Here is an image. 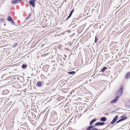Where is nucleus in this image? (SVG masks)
<instances>
[{
	"label": "nucleus",
	"mask_w": 130,
	"mask_h": 130,
	"mask_svg": "<svg viewBox=\"0 0 130 130\" xmlns=\"http://www.w3.org/2000/svg\"><path fill=\"white\" fill-rule=\"evenodd\" d=\"M123 88L122 86L120 88L119 90L117 91V92L116 93V94L119 96H121L123 94Z\"/></svg>",
	"instance_id": "obj_1"
},
{
	"label": "nucleus",
	"mask_w": 130,
	"mask_h": 130,
	"mask_svg": "<svg viewBox=\"0 0 130 130\" xmlns=\"http://www.w3.org/2000/svg\"><path fill=\"white\" fill-rule=\"evenodd\" d=\"M36 0H30L29 3L33 7L35 6V1Z\"/></svg>",
	"instance_id": "obj_2"
},
{
	"label": "nucleus",
	"mask_w": 130,
	"mask_h": 130,
	"mask_svg": "<svg viewBox=\"0 0 130 130\" xmlns=\"http://www.w3.org/2000/svg\"><path fill=\"white\" fill-rule=\"evenodd\" d=\"M124 116H122L121 117V118H122L121 119H120L118 121H117L116 122V123H118L119 122L122 121L124 120H126L127 118V117H125L124 118H123Z\"/></svg>",
	"instance_id": "obj_3"
},
{
	"label": "nucleus",
	"mask_w": 130,
	"mask_h": 130,
	"mask_svg": "<svg viewBox=\"0 0 130 130\" xmlns=\"http://www.w3.org/2000/svg\"><path fill=\"white\" fill-rule=\"evenodd\" d=\"M119 98V96L116 97L114 99L112 100L111 101V103H114L116 102L118 100Z\"/></svg>",
	"instance_id": "obj_4"
},
{
	"label": "nucleus",
	"mask_w": 130,
	"mask_h": 130,
	"mask_svg": "<svg viewBox=\"0 0 130 130\" xmlns=\"http://www.w3.org/2000/svg\"><path fill=\"white\" fill-rule=\"evenodd\" d=\"M7 20L8 21H10L12 24H13L14 25V22L11 17L10 16L8 17L7 18Z\"/></svg>",
	"instance_id": "obj_5"
},
{
	"label": "nucleus",
	"mask_w": 130,
	"mask_h": 130,
	"mask_svg": "<svg viewBox=\"0 0 130 130\" xmlns=\"http://www.w3.org/2000/svg\"><path fill=\"white\" fill-rule=\"evenodd\" d=\"M118 115L116 116L113 119V120L111 121L110 123L111 124H114L117 120L118 118Z\"/></svg>",
	"instance_id": "obj_6"
},
{
	"label": "nucleus",
	"mask_w": 130,
	"mask_h": 130,
	"mask_svg": "<svg viewBox=\"0 0 130 130\" xmlns=\"http://www.w3.org/2000/svg\"><path fill=\"white\" fill-rule=\"evenodd\" d=\"M105 124L104 122H99L96 123L95 125V126H102Z\"/></svg>",
	"instance_id": "obj_7"
},
{
	"label": "nucleus",
	"mask_w": 130,
	"mask_h": 130,
	"mask_svg": "<svg viewBox=\"0 0 130 130\" xmlns=\"http://www.w3.org/2000/svg\"><path fill=\"white\" fill-rule=\"evenodd\" d=\"M22 0H13L12 2V3L13 4H17L19 3L20 1Z\"/></svg>",
	"instance_id": "obj_8"
},
{
	"label": "nucleus",
	"mask_w": 130,
	"mask_h": 130,
	"mask_svg": "<svg viewBox=\"0 0 130 130\" xmlns=\"http://www.w3.org/2000/svg\"><path fill=\"white\" fill-rule=\"evenodd\" d=\"M130 78V72L126 74L125 78L126 79H128Z\"/></svg>",
	"instance_id": "obj_9"
},
{
	"label": "nucleus",
	"mask_w": 130,
	"mask_h": 130,
	"mask_svg": "<svg viewBox=\"0 0 130 130\" xmlns=\"http://www.w3.org/2000/svg\"><path fill=\"white\" fill-rule=\"evenodd\" d=\"M100 120L101 121L105 122L107 120V118L106 117H103L100 119Z\"/></svg>",
	"instance_id": "obj_10"
},
{
	"label": "nucleus",
	"mask_w": 130,
	"mask_h": 130,
	"mask_svg": "<svg viewBox=\"0 0 130 130\" xmlns=\"http://www.w3.org/2000/svg\"><path fill=\"white\" fill-rule=\"evenodd\" d=\"M42 82L41 81L39 82L37 84L36 86L37 87H40L42 85Z\"/></svg>",
	"instance_id": "obj_11"
},
{
	"label": "nucleus",
	"mask_w": 130,
	"mask_h": 130,
	"mask_svg": "<svg viewBox=\"0 0 130 130\" xmlns=\"http://www.w3.org/2000/svg\"><path fill=\"white\" fill-rule=\"evenodd\" d=\"M96 119H94L92 120L90 122V125H91L92 124L96 121Z\"/></svg>",
	"instance_id": "obj_12"
},
{
	"label": "nucleus",
	"mask_w": 130,
	"mask_h": 130,
	"mask_svg": "<svg viewBox=\"0 0 130 130\" xmlns=\"http://www.w3.org/2000/svg\"><path fill=\"white\" fill-rule=\"evenodd\" d=\"M94 127V126L93 125L90 126L87 128V130H91Z\"/></svg>",
	"instance_id": "obj_13"
},
{
	"label": "nucleus",
	"mask_w": 130,
	"mask_h": 130,
	"mask_svg": "<svg viewBox=\"0 0 130 130\" xmlns=\"http://www.w3.org/2000/svg\"><path fill=\"white\" fill-rule=\"evenodd\" d=\"M68 73L69 74L72 75H74L75 73V72L74 71H72L70 72H68Z\"/></svg>",
	"instance_id": "obj_14"
},
{
	"label": "nucleus",
	"mask_w": 130,
	"mask_h": 130,
	"mask_svg": "<svg viewBox=\"0 0 130 130\" xmlns=\"http://www.w3.org/2000/svg\"><path fill=\"white\" fill-rule=\"evenodd\" d=\"M107 69V67H104L101 70V71L102 72H103L105 70Z\"/></svg>",
	"instance_id": "obj_15"
},
{
	"label": "nucleus",
	"mask_w": 130,
	"mask_h": 130,
	"mask_svg": "<svg viewBox=\"0 0 130 130\" xmlns=\"http://www.w3.org/2000/svg\"><path fill=\"white\" fill-rule=\"evenodd\" d=\"M26 65H27L26 64H23L22 65V67L23 69H26Z\"/></svg>",
	"instance_id": "obj_16"
},
{
	"label": "nucleus",
	"mask_w": 130,
	"mask_h": 130,
	"mask_svg": "<svg viewBox=\"0 0 130 130\" xmlns=\"http://www.w3.org/2000/svg\"><path fill=\"white\" fill-rule=\"evenodd\" d=\"M74 9H72L71 11L70 12V14H69V15H70L71 16L72 13H73V12H74Z\"/></svg>",
	"instance_id": "obj_17"
},
{
	"label": "nucleus",
	"mask_w": 130,
	"mask_h": 130,
	"mask_svg": "<svg viewBox=\"0 0 130 130\" xmlns=\"http://www.w3.org/2000/svg\"><path fill=\"white\" fill-rule=\"evenodd\" d=\"M71 16L69 15L67 17V18L65 19V20L66 21H67L71 17Z\"/></svg>",
	"instance_id": "obj_18"
},
{
	"label": "nucleus",
	"mask_w": 130,
	"mask_h": 130,
	"mask_svg": "<svg viewBox=\"0 0 130 130\" xmlns=\"http://www.w3.org/2000/svg\"><path fill=\"white\" fill-rule=\"evenodd\" d=\"M98 39L96 38V36H95V39L94 41V42L95 43H96L97 42V40H98Z\"/></svg>",
	"instance_id": "obj_19"
},
{
	"label": "nucleus",
	"mask_w": 130,
	"mask_h": 130,
	"mask_svg": "<svg viewBox=\"0 0 130 130\" xmlns=\"http://www.w3.org/2000/svg\"><path fill=\"white\" fill-rule=\"evenodd\" d=\"M30 14H29L28 15V16L27 17H26V18L25 19V20H27V19H28L29 18L30 16Z\"/></svg>",
	"instance_id": "obj_20"
},
{
	"label": "nucleus",
	"mask_w": 130,
	"mask_h": 130,
	"mask_svg": "<svg viewBox=\"0 0 130 130\" xmlns=\"http://www.w3.org/2000/svg\"><path fill=\"white\" fill-rule=\"evenodd\" d=\"M0 21L1 22H3L4 21L3 18H2L0 19Z\"/></svg>",
	"instance_id": "obj_21"
},
{
	"label": "nucleus",
	"mask_w": 130,
	"mask_h": 130,
	"mask_svg": "<svg viewBox=\"0 0 130 130\" xmlns=\"http://www.w3.org/2000/svg\"><path fill=\"white\" fill-rule=\"evenodd\" d=\"M91 130H98V129L96 128H94L92 129Z\"/></svg>",
	"instance_id": "obj_22"
},
{
	"label": "nucleus",
	"mask_w": 130,
	"mask_h": 130,
	"mask_svg": "<svg viewBox=\"0 0 130 130\" xmlns=\"http://www.w3.org/2000/svg\"><path fill=\"white\" fill-rule=\"evenodd\" d=\"M74 91H72L71 92V93H72V92H74Z\"/></svg>",
	"instance_id": "obj_23"
},
{
	"label": "nucleus",
	"mask_w": 130,
	"mask_h": 130,
	"mask_svg": "<svg viewBox=\"0 0 130 130\" xmlns=\"http://www.w3.org/2000/svg\"><path fill=\"white\" fill-rule=\"evenodd\" d=\"M74 91H72L71 92V93H72V92H74Z\"/></svg>",
	"instance_id": "obj_24"
},
{
	"label": "nucleus",
	"mask_w": 130,
	"mask_h": 130,
	"mask_svg": "<svg viewBox=\"0 0 130 130\" xmlns=\"http://www.w3.org/2000/svg\"><path fill=\"white\" fill-rule=\"evenodd\" d=\"M34 74L33 73H32L31 74V76H33L34 75Z\"/></svg>",
	"instance_id": "obj_25"
},
{
	"label": "nucleus",
	"mask_w": 130,
	"mask_h": 130,
	"mask_svg": "<svg viewBox=\"0 0 130 130\" xmlns=\"http://www.w3.org/2000/svg\"><path fill=\"white\" fill-rule=\"evenodd\" d=\"M64 56H65V57H66V55H64Z\"/></svg>",
	"instance_id": "obj_26"
},
{
	"label": "nucleus",
	"mask_w": 130,
	"mask_h": 130,
	"mask_svg": "<svg viewBox=\"0 0 130 130\" xmlns=\"http://www.w3.org/2000/svg\"><path fill=\"white\" fill-rule=\"evenodd\" d=\"M75 19H73V20H75Z\"/></svg>",
	"instance_id": "obj_27"
},
{
	"label": "nucleus",
	"mask_w": 130,
	"mask_h": 130,
	"mask_svg": "<svg viewBox=\"0 0 130 130\" xmlns=\"http://www.w3.org/2000/svg\"><path fill=\"white\" fill-rule=\"evenodd\" d=\"M27 78H29V77H28Z\"/></svg>",
	"instance_id": "obj_28"
},
{
	"label": "nucleus",
	"mask_w": 130,
	"mask_h": 130,
	"mask_svg": "<svg viewBox=\"0 0 130 130\" xmlns=\"http://www.w3.org/2000/svg\"><path fill=\"white\" fill-rule=\"evenodd\" d=\"M24 124H26V123H24Z\"/></svg>",
	"instance_id": "obj_29"
},
{
	"label": "nucleus",
	"mask_w": 130,
	"mask_h": 130,
	"mask_svg": "<svg viewBox=\"0 0 130 130\" xmlns=\"http://www.w3.org/2000/svg\"><path fill=\"white\" fill-rule=\"evenodd\" d=\"M129 107H130V105L129 106Z\"/></svg>",
	"instance_id": "obj_30"
},
{
	"label": "nucleus",
	"mask_w": 130,
	"mask_h": 130,
	"mask_svg": "<svg viewBox=\"0 0 130 130\" xmlns=\"http://www.w3.org/2000/svg\"><path fill=\"white\" fill-rule=\"evenodd\" d=\"M19 121H19H18V122Z\"/></svg>",
	"instance_id": "obj_31"
}]
</instances>
